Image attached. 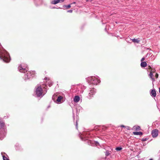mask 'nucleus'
<instances>
[{"mask_svg":"<svg viewBox=\"0 0 160 160\" xmlns=\"http://www.w3.org/2000/svg\"><path fill=\"white\" fill-rule=\"evenodd\" d=\"M88 79L90 83L92 84L96 85L100 82V81L99 80L93 76L88 78Z\"/></svg>","mask_w":160,"mask_h":160,"instance_id":"nucleus-1","label":"nucleus"},{"mask_svg":"<svg viewBox=\"0 0 160 160\" xmlns=\"http://www.w3.org/2000/svg\"><path fill=\"white\" fill-rule=\"evenodd\" d=\"M36 94L38 97H42L45 94L41 86H38L36 89Z\"/></svg>","mask_w":160,"mask_h":160,"instance_id":"nucleus-2","label":"nucleus"},{"mask_svg":"<svg viewBox=\"0 0 160 160\" xmlns=\"http://www.w3.org/2000/svg\"><path fill=\"white\" fill-rule=\"evenodd\" d=\"M35 74L34 71H28L27 73L25 74V77L29 79L33 77Z\"/></svg>","mask_w":160,"mask_h":160,"instance_id":"nucleus-3","label":"nucleus"},{"mask_svg":"<svg viewBox=\"0 0 160 160\" xmlns=\"http://www.w3.org/2000/svg\"><path fill=\"white\" fill-rule=\"evenodd\" d=\"M158 130L157 129H155L152 132V135L153 138H156L158 136Z\"/></svg>","mask_w":160,"mask_h":160,"instance_id":"nucleus-4","label":"nucleus"},{"mask_svg":"<svg viewBox=\"0 0 160 160\" xmlns=\"http://www.w3.org/2000/svg\"><path fill=\"white\" fill-rule=\"evenodd\" d=\"M0 58L2 59L4 62H8L10 61V59L9 57H7L5 56H0Z\"/></svg>","mask_w":160,"mask_h":160,"instance_id":"nucleus-5","label":"nucleus"},{"mask_svg":"<svg viewBox=\"0 0 160 160\" xmlns=\"http://www.w3.org/2000/svg\"><path fill=\"white\" fill-rule=\"evenodd\" d=\"M18 69L19 71L21 72L25 73L27 72V69L26 68H23L21 66V65H20L18 67Z\"/></svg>","mask_w":160,"mask_h":160,"instance_id":"nucleus-6","label":"nucleus"},{"mask_svg":"<svg viewBox=\"0 0 160 160\" xmlns=\"http://www.w3.org/2000/svg\"><path fill=\"white\" fill-rule=\"evenodd\" d=\"M64 0H54L51 2V3L53 4H56L59 2H62L64 1Z\"/></svg>","mask_w":160,"mask_h":160,"instance_id":"nucleus-7","label":"nucleus"},{"mask_svg":"<svg viewBox=\"0 0 160 160\" xmlns=\"http://www.w3.org/2000/svg\"><path fill=\"white\" fill-rule=\"evenodd\" d=\"M5 126V123L2 120L0 119V129L2 128L3 129Z\"/></svg>","mask_w":160,"mask_h":160,"instance_id":"nucleus-8","label":"nucleus"},{"mask_svg":"<svg viewBox=\"0 0 160 160\" xmlns=\"http://www.w3.org/2000/svg\"><path fill=\"white\" fill-rule=\"evenodd\" d=\"M151 96H152L153 97H155L156 95V92L154 89L152 90L151 92Z\"/></svg>","mask_w":160,"mask_h":160,"instance_id":"nucleus-9","label":"nucleus"},{"mask_svg":"<svg viewBox=\"0 0 160 160\" xmlns=\"http://www.w3.org/2000/svg\"><path fill=\"white\" fill-rule=\"evenodd\" d=\"M80 100V98L78 96H75L74 98V101L75 102H78Z\"/></svg>","mask_w":160,"mask_h":160,"instance_id":"nucleus-10","label":"nucleus"},{"mask_svg":"<svg viewBox=\"0 0 160 160\" xmlns=\"http://www.w3.org/2000/svg\"><path fill=\"white\" fill-rule=\"evenodd\" d=\"M95 92H94V88H92L90 91V92L89 93V95L90 97H91V96L94 95L95 94Z\"/></svg>","mask_w":160,"mask_h":160,"instance_id":"nucleus-11","label":"nucleus"},{"mask_svg":"<svg viewBox=\"0 0 160 160\" xmlns=\"http://www.w3.org/2000/svg\"><path fill=\"white\" fill-rule=\"evenodd\" d=\"M133 133L134 135H142V132H133Z\"/></svg>","mask_w":160,"mask_h":160,"instance_id":"nucleus-12","label":"nucleus"},{"mask_svg":"<svg viewBox=\"0 0 160 160\" xmlns=\"http://www.w3.org/2000/svg\"><path fill=\"white\" fill-rule=\"evenodd\" d=\"M147 66V63L145 62H142L141 63V66L142 67H145Z\"/></svg>","mask_w":160,"mask_h":160,"instance_id":"nucleus-13","label":"nucleus"},{"mask_svg":"<svg viewBox=\"0 0 160 160\" xmlns=\"http://www.w3.org/2000/svg\"><path fill=\"white\" fill-rule=\"evenodd\" d=\"M133 128L137 131H139L140 130V127L138 126H135L133 127Z\"/></svg>","mask_w":160,"mask_h":160,"instance_id":"nucleus-14","label":"nucleus"},{"mask_svg":"<svg viewBox=\"0 0 160 160\" xmlns=\"http://www.w3.org/2000/svg\"><path fill=\"white\" fill-rule=\"evenodd\" d=\"M132 41L134 42L138 43L140 41L138 39L134 38L132 39Z\"/></svg>","mask_w":160,"mask_h":160,"instance_id":"nucleus-15","label":"nucleus"},{"mask_svg":"<svg viewBox=\"0 0 160 160\" xmlns=\"http://www.w3.org/2000/svg\"><path fill=\"white\" fill-rule=\"evenodd\" d=\"M63 98L61 96H59L57 100V101L58 102H61V100Z\"/></svg>","mask_w":160,"mask_h":160,"instance_id":"nucleus-16","label":"nucleus"},{"mask_svg":"<svg viewBox=\"0 0 160 160\" xmlns=\"http://www.w3.org/2000/svg\"><path fill=\"white\" fill-rule=\"evenodd\" d=\"M153 73L152 72H150L149 76L150 78L153 81H155V80L154 78H152Z\"/></svg>","mask_w":160,"mask_h":160,"instance_id":"nucleus-17","label":"nucleus"},{"mask_svg":"<svg viewBox=\"0 0 160 160\" xmlns=\"http://www.w3.org/2000/svg\"><path fill=\"white\" fill-rule=\"evenodd\" d=\"M110 154V152L108 151H107L105 153V155L106 156H108Z\"/></svg>","mask_w":160,"mask_h":160,"instance_id":"nucleus-18","label":"nucleus"},{"mask_svg":"<svg viewBox=\"0 0 160 160\" xmlns=\"http://www.w3.org/2000/svg\"><path fill=\"white\" fill-rule=\"evenodd\" d=\"M122 148L121 147H117L116 148V150L117 151H120L122 149Z\"/></svg>","mask_w":160,"mask_h":160,"instance_id":"nucleus-19","label":"nucleus"},{"mask_svg":"<svg viewBox=\"0 0 160 160\" xmlns=\"http://www.w3.org/2000/svg\"><path fill=\"white\" fill-rule=\"evenodd\" d=\"M72 4V3H71V4H70L68 5H67V6H66V8H71V4Z\"/></svg>","mask_w":160,"mask_h":160,"instance_id":"nucleus-20","label":"nucleus"},{"mask_svg":"<svg viewBox=\"0 0 160 160\" xmlns=\"http://www.w3.org/2000/svg\"><path fill=\"white\" fill-rule=\"evenodd\" d=\"M3 160H8V159L4 156H3Z\"/></svg>","mask_w":160,"mask_h":160,"instance_id":"nucleus-21","label":"nucleus"},{"mask_svg":"<svg viewBox=\"0 0 160 160\" xmlns=\"http://www.w3.org/2000/svg\"><path fill=\"white\" fill-rule=\"evenodd\" d=\"M148 69L150 71L152 70L153 69L150 66H148Z\"/></svg>","mask_w":160,"mask_h":160,"instance_id":"nucleus-22","label":"nucleus"},{"mask_svg":"<svg viewBox=\"0 0 160 160\" xmlns=\"http://www.w3.org/2000/svg\"><path fill=\"white\" fill-rule=\"evenodd\" d=\"M156 70L154 69H152V71H151L150 72H152V73H154L155 72Z\"/></svg>","mask_w":160,"mask_h":160,"instance_id":"nucleus-23","label":"nucleus"},{"mask_svg":"<svg viewBox=\"0 0 160 160\" xmlns=\"http://www.w3.org/2000/svg\"><path fill=\"white\" fill-rule=\"evenodd\" d=\"M147 140H148V139L147 138H142V141H147Z\"/></svg>","mask_w":160,"mask_h":160,"instance_id":"nucleus-24","label":"nucleus"},{"mask_svg":"<svg viewBox=\"0 0 160 160\" xmlns=\"http://www.w3.org/2000/svg\"><path fill=\"white\" fill-rule=\"evenodd\" d=\"M155 77H156V78H158V73H156L155 74Z\"/></svg>","mask_w":160,"mask_h":160,"instance_id":"nucleus-25","label":"nucleus"},{"mask_svg":"<svg viewBox=\"0 0 160 160\" xmlns=\"http://www.w3.org/2000/svg\"><path fill=\"white\" fill-rule=\"evenodd\" d=\"M145 60V58H142V59H141V61L142 62H143V61Z\"/></svg>","mask_w":160,"mask_h":160,"instance_id":"nucleus-26","label":"nucleus"},{"mask_svg":"<svg viewBox=\"0 0 160 160\" xmlns=\"http://www.w3.org/2000/svg\"><path fill=\"white\" fill-rule=\"evenodd\" d=\"M67 12H68L72 13V10H69L67 11Z\"/></svg>","mask_w":160,"mask_h":160,"instance_id":"nucleus-27","label":"nucleus"},{"mask_svg":"<svg viewBox=\"0 0 160 160\" xmlns=\"http://www.w3.org/2000/svg\"><path fill=\"white\" fill-rule=\"evenodd\" d=\"M121 127H123V128H124L125 127V126H124V125H122L121 126Z\"/></svg>","mask_w":160,"mask_h":160,"instance_id":"nucleus-28","label":"nucleus"},{"mask_svg":"<svg viewBox=\"0 0 160 160\" xmlns=\"http://www.w3.org/2000/svg\"><path fill=\"white\" fill-rule=\"evenodd\" d=\"M44 79L45 80H47L48 79V78H47L46 77Z\"/></svg>","mask_w":160,"mask_h":160,"instance_id":"nucleus-29","label":"nucleus"},{"mask_svg":"<svg viewBox=\"0 0 160 160\" xmlns=\"http://www.w3.org/2000/svg\"><path fill=\"white\" fill-rule=\"evenodd\" d=\"M149 160H153L152 159H150Z\"/></svg>","mask_w":160,"mask_h":160,"instance_id":"nucleus-30","label":"nucleus"},{"mask_svg":"<svg viewBox=\"0 0 160 160\" xmlns=\"http://www.w3.org/2000/svg\"><path fill=\"white\" fill-rule=\"evenodd\" d=\"M75 3V2H73V3Z\"/></svg>","mask_w":160,"mask_h":160,"instance_id":"nucleus-31","label":"nucleus"},{"mask_svg":"<svg viewBox=\"0 0 160 160\" xmlns=\"http://www.w3.org/2000/svg\"><path fill=\"white\" fill-rule=\"evenodd\" d=\"M159 28H160V26H159Z\"/></svg>","mask_w":160,"mask_h":160,"instance_id":"nucleus-32","label":"nucleus"}]
</instances>
